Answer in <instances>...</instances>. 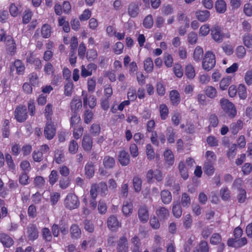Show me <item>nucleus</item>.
I'll return each mask as SVG.
<instances>
[{
	"label": "nucleus",
	"instance_id": "1",
	"mask_svg": "<svg viewBox=\"0 0 252 252\" xmlns=\"http://www.w3.org/2000/svg\"><path fill=\"white\" fill-rule=\"evenodd\" d=\"M220 104L222 109L231 119L234 118L237 114L234 105L227 99L222 98L220 100Z\"/></svg>",
	"mask_w": 252,
	"mask_h": 252
},
{
	"label": "nucleus",
	"instance_id": "2",
	"mask_svg": "<svg viewBox=\"0 0 252 252\" xmlns=\"http://www.w3.org/2000/svg\"><path fill=\"white\" fill-rule=\"evenodd\" d=\"M64 205L67 209L72 210L79 207L80 201L75 194L69 193L64 199Z\"/></svg>",
	"mask_w": 252,
	"mask_h": 252
},
{
	"label": "nucleus",
	"instance_id": "3",
	"mask_svg": "<svg viewBox=\"0 0 252 252\" xmlns=\"http://www.w3.org/2000/svg\"><path fill=\"white\" fill-rule=\"evenodd\" d=\"M215 64L216 58L214 54L211 51L206 52L202 61V68L208 71L214 68Z\"/></svg>",
	"mask_w": 252,
	"mask_h": 252
},
{
	"label": "nucleus",
	"instance_id": "4",
	"mask_svg": "<svg viewBox=\"0 0 252 252\" xmlns=\"http://www.w3.org/2000/svg\"><path fill=\"white\" fill-rule=\"evenodd\" d=\"M14 117L18 122H25L28 117L26 107L23 105L17 106L14 111Z\"/></svg>",
	"mask_w": 252,
	"mask_h": 252
},
{
	"label": "nucleus",
	"instance_id": "5",
	"mask_svg": "<svg viewBox=\"0 0 252 252\" xmlns=\"http://www.w3.org/2000/svg\"><path fill=\"white\" fill-rule=\"evenodd\" d=\"M56 129L52 121L47 122L44 129V134L48 140L52 139L55 136Z\"/></svg>",
	"mask_w": 252,
	"mask_h": 252
},
{
	"label": "nucleus",
	"instance_id": "6",
	"mask_svg": "<svg viewBox=\"0 0 252 252\" xmlns=\"http://www.w3.org/2000/svg\"><path fill=\"white\" fill-rule=\"evenodd\" d=\"M211 35L212 38L218 43L221 42L224 38V34L222 32L220 27L218 25L211 28Z\"/></svg>",
	"mask_w": 252,
	"mask_h": 252
},
{
	"label": "nucleus",
	"instance_id": "7",
	"mask_svg": "<svg viewBox=\"0 0 252 252\" xmlns=\"http://www.w3.org/2000/svg\"><path fill=\"white\" fill-rule=\"evenodd\" d=\"M27 237L29 240L33 241L38 237V230L34 224H29L27 228Z\"/></svg>",
	"mask_w": 252,
	"mask_h": 252
},
{
	"label": "nucleus",
	"instance_id": "8",
	"mask_svg": "<svg viewBox=\"0 0 252 252\" xmlns=\"http://www.w3.org/2000/svg\"><path fill=\"white\" fill-rule=\"evenodd\" d=\"M97 66L94 63L88 64L86 66L82 65L81 75L82 77L86 78L88 76H91L93 74V71L96 70Z\"/></svg>",
	"mask_w": 252,
	"mask_h": 252
},
{
	"label": "nucleus",
	"instance_id": "9",
	"mask_svg": "<svg viewBox=\"0 0 252 252\" xmlns=\"http://www.w3.org/2000/svg\"><path fill=\"white\" fill-rule=\"evenodd\" d=\"M138 216L140 220L143 222H146L149 217L148 207L145 205H143L140 207L138 211Z\"/></svg>",
	"mask_w": 252,
	"mask_h": 252
},
{
	"label": "nucleus",
	"instance_id": "10",
	"mask_svg": "<svg viewBox=\"0 0 252 252\" xmlns=\"http://www.w3.org/2000/svg\"><path fill=\"white\" fill-rule=\"evenodd\" d=\"M140 12V7L136 2H132L129 3L127 8L128 15L131 18L138 16Z\"/></svg>",
	"mask_w": 252,
	"mask_h": 252
},
{
	"label": "nucleus",
	"instance_id": "11",
	"mask_svg": "<svg viewBox=\"0 0 252 252\" xmlns=\"http://www.w3.org/2000/svg\"><path fill=\"white\" fill-rule=\"evenodd\" d=\"M128 246L127 238L125 236L121 237L117 242V252H127Z\"/></svg>",
	"mask_w": 252,
	"mask_h": 252
},
{
	"label": "nucleus",
	"instance_id": "12",
	"mask_svg": "<svg viewBox=\"0 0 252 252\" xmlns=\"http://www.w3.org/2000/svg\"><path fill=\"white\" fill-rule=\"evenodd\" d=\"M4 41L6 45L7 50L10 53L11 55H14L16 51V45L13 37L10 35H7L5 37Z\"/></svg>",
	"mask_w": 252,
	"mask_h": 252
},
{
	"label": "nucleus",
	"instance_id": "13",
	"mask_svg": "<svg viewBox=\"0 0 252 252\" xmlns=\"http://www.w3.org/2000/svg\"><path fill=\"white\" fill-rule=\"evenodd\" d=\"M118 159L122 166H126L130 163V156L128 153L125 150L119 152Z\"/></svg>",
	"mask_w": 252,
	"mask_h": 252
},
{
	"label": "nucleus",
	"instance_id": "14",
	"mask_svg": "<svg viewBox=\"0 0 252 252\" xmlns=\"http://www.w3.org/2000/svg\"><path fill=\"white\" fill-rule=\"evenodd\" d=\"M82 146L84 151L86 152L91 151L93 147V140L90 135H84L82 141Z\"/></svg>",
	"mask_w": 252,
	"mask_h": 252
},
{
	"label": "nucleus",
	"instance_id": "15",
	"mask_svg": "<svg viewBox=\"0 0 252 252\" xmlns=\"http://www.w3.org/2000/svg\"><path fill=\"white\" fill-rule=\"evenodd\" d=\"M70 234L72 239H78L81 235V230L78 225L73 224L70 228Z\"/></svg>",
	"mask_w": 252,
	"mask_h": 252
},
{
	"label": "nucleus",
	"instance_id": "16",
	"mask_svg": "<svg viewBox=\"0 0 252 252\" xmlns=\"http://www.w3.org/2000/svg\"><path fill=\"white\" fill-rule=\"evenodd\" d=\"M195 16L199 21L204 22L209 19L210 16V13L207 10H198L195 12Z\"/></svg>",
	"mask_w": 252,
	"mask_h": 252
},
{
	"label": "nucleus",
	"instance_id": "17",
	"mask_svg": "<svg viewBox=\"0 0 252 252\" xmlns=\"http://www.w3.org/2000/svg\"><path fill=\"white\" fill-rule=\"evenodd\" d=\"M54 112V106L52 103H48L45 107L44 114L47 122L52 121Z\"/></svg>",
	"mask_w": 252,
	"mask_h": 252
},
{
	"label": "nucleus",
	"instance_id": "18",
	"mask_svg": "<svg viewBox=\"0 0 252 252\" xmlns=\"http://www.w3.org/2000/svg\"><path fill=\"white\" fill-rule=\"evenodd\" d=\"M0 241L4 247L7 248L10 247L13 244L12 239L5 233L0 234Z\"/></svg>",
	"mask_w": 252,
	"mask_h": 252
},
{
	"label": "nucleus",
	"instance_id": "19",
	"mask_svg": "<svg viewBox=\"0 0 252 252\" xmlns=\"http://www.w3.org/2000/svg\"><path fill=\"white\" fill-rule=\"evenodd\" d=\"M171 102L173 105H177L181 101L180 94L176 90H172L169 93Z\"/></svg>",
	"mask_w": 252,
	"mask_h": 252
},
{
	"label": "nucleus",
	"instance_id": "20",
	"mask_svg": "<svg viewBox=\"0 0 252 252\" xmlns=\"http://www.w3.org/2000/svg\"><path fill=\"white\" fill-rule=\"evenodd\" d=\"M70 109L73 113H77V111L82 107V104L81 99L73 97L70 102Z\"/></svg>",
	"mask_w": 252,
	"mask_h": 252
},
{
	"label": "nucleus",
	"instance_id": "21",
	"mask_svg": "<svg viewBox=\"0 0 252 252\" xmlns=\"http://www.w3.org/2000/svg\"><path fill=\"white\" fill-rule=\"evenodd\" d=\"M156 214L160 220H165L169 216V210L165 207H159L156 211Z\"/></svg>",
	"mask_w": 252,
	"mask_h": 252
},
{
	"label": "nucleus",
	"instance_id": "22",
	"mask_svg": "<svg viewBox=\"0 0 252 252\" xmlns=\"http://www.w3.org/2000/svg\"><path fill=\"white\" fill-rule=\"evenodd\" d=\"M243 123L242 120H238L236 122L232 123L230 126V130L233 134H236L242 129Z\"/></svg>",
	"mask_w": 252,
	"mask_h": 252
},
{
	"label": "nucleus",
	"instance_id": "23",
	"mask_svg": "<svg viewBox=\"0 0 252 252\" xmlns=\"http://www.w3.org/2000/svg\"><path fill=\"white\" fill-rule=\"evenodd\" d=\"M166 135L167 141L169 143H174L175 139L176 137V132L171 126H168L166 130Z\"/></svg>",
	"mask_w": 252,
	"mask_h": 252
},
{
	"label": "nucleus",
	"instance_id": "24",
	"mask_svg": "<svg viewBox=\"0 0 252 252\" xmlns=\"http://www.w3.org/2000/svg\"><path fill=\"white\" fill-rule=\"evenodd\" d=\"M172 213L174 217L179 218L182 214V209L181 204L178 202H174L172 206Z\"/></svg>",
	"mask_w": 252,
	"mask_h": 252
},
{
	"label": "nucleus",
	"instance_id": "25",
	"mask_svg": "<svg viewBox=\"0 0 252 252\" xmlns=\"http://www.w3.org/2000/svg\"><path fill=\"white\" fill-rule=\"evenodd\" d=\"M160 195L161 201L164 204H168L171 202L172 195L168 190L164 189L161 191Z\"/></svg>",
	"mask_w": 252,
	"mask_h": 252
},
{
	"label": "nucleus",
	"instance_id": "26",
	"mask_svg": "<svg viewBox=\"0 0 252 252\" xmlns=\"http://www.w3.org/2000/svg\"><path fill=\"white\" fill-rule=\"evenodd\" d=\"M133 211V204L130 202L125 201L124 202L122 211L124 215L126 216H130Z\"/></svg>",
	"mask_w": 252,
	"mask_h": 252
},
{
	"label": "nucleus",
	"instance_id": "27",
	"mask_svg": "<svg viewBox=\"0 0 252 252\" xmlns=\"http://www.w3.org/2000/svg\"><path fill=\"white\" fill-rule=\"evenodd\" d=\"M119 225V222L115 216L112 215L108 218L107 226L108 228L111 229H115L118 228Z\"/></svg>",
	"mask_w": 252,
	"mask_h": 252
},
{
	"label": "nucleus",
	"instance_id": "28",
	"mask_svg": "<svg viewBox=\"0 0 252 252\" xmlns=\"http://www.w3.org/2000/svg\"><path fill=\"white\" fill-rule=\"evenodd\" d=\"M33 185L36 188L43 189L46 185L45 179L42 176H37L34 178Z\"/></svg>",
	"mask_w": 252,
	"mask_h": 252
},
{
	"label": "nucleus",
	"instance_id": "29",
	"mask_svg": "<svg viewBox=\"0 0 252 252\" xmlns=\"http://www.w3.org/2000/svg\"><path fill=\"white\" fill-rule=\"evenodd\" d=\"M164 158L165 163L169 165H172L174 162V157L170 150H167L164 152Z\"/></svg>",
	"mask_w": 252,
	"mask_h": 252
},
{
	"label": "nucleus",
	"instance_id": "30",
	"mask_svg": "<svg viewBox=\"0 0 252 252\" xmlns=\"http://www.w3.org/2000/svg\"><path fill=\"white\" fill-rule=\"evenodd\" d=\"M215 5L218 13H223L226 10V4L223 0H217Z\"/></svg>",
	"mask_w": 252,
	"mask_h": 252
},
{
	"label": "nucleus",
	"instance_id": "31",
	"mask_svg": "<svg viewBox=\"0 0 252 252\" xmlns=\"http://www.w3.org/2000/svg\"><path fill=\"white\" fill-rule=\"evenodd\" d=\"M85 175L86 177L90 179L93 177L94 173V164L92 162H88L85 167Z\"/></svg>",
	"mask_w": 252,
	"mask_h": 252
},
{
	"label": "nucleus",
	"instance_id": "32",
	"mask_svg": "<svg viewBox=\"0 0 252 252\" xmlns=\"http://www.w3.org/2000/svg\"><path fill=\"white\" fill-rule=\"evenodd\" d=\"M185 75L189 79H192L195 76V72L193 66L191 64L187 65L185 69Z\"/></svg>",
	"mask_w": 252,
	"mask_h": 252
},
{
	"label": "nucleus",
	"instance_id": "33",
	"mask_svg": "<svg viewBox=\"0 0 252 252\" xmlns=\"http://www.w3.org/2000/svg\"><path fill=\"white\" fill-rule=\"evenodd\" d=\"M205 94L210 98H214L217 96V91L216 89L212 86H208L204 90Z\"/></svg>",
	"mask_w": 252,
	"mask_h": 252
},
{
	"label": "nucleus",
	"instance_id": "34",
	"mask_svg": "<svg viewBox=\"0 0 252 252\" xmlns=\"http://www.w3.org/2000/svg\"><path fill=\"white\" fill-rule=\"evenodd\" d=\"M181 205L183 207L188 208L191 204V199L189 195L186 192L182 194Z\"/></svg>",
	"mask_w": 252,
	"mask_h": 252
},
{
	"label": "nucleus",
	"instance_id": "35",
	"mask_svg": "<svg viewBox=\"0 0 252 252\" xmlns=\"http://www.w3.org/2000/svg\"><path fill=\"white\" fill-rule=\"evenodd\" d=\"M41 35L43 38H48L51 34V27L48 24H44L41 30Z\"/></svg>",
	"mask_w": 252,
	"mask_h": 252
},
{
	"label": "nucleus",
	"instance_id": "36",
	"mask_svg": "<svg viewBox=\"0 0 252 252\" xmlns=\"http://www.w3.org/2000/svg\"><path fill=\"white\" fill-rule=\"evenodd\" d=\"M103 163L104 167L107 169L112 168L115 164V161L113 158L109 156H106L104 157Z\"/></svg>",
	"mask_w": 252,
	"mask_h": 252
},
{
	"label": "nucleus",
	"instance_id": "37",
	"mask_svg": "<svg viewBox=\"0 0 252 252\" xmlns=\"http://www.w3.org/2000/svg\"><path fill=\"white\" fill-rule=\"evenodd\" d=\"M203 49L197 46L194 49L193 58V59L196 62H199L202 59L203 55Z\"/></svg>",
	"mask_w": 252,
	"mask_h": 252
},
{
	"label": "nucleus",
	"instance_id": "38",
	"mask_svg": "<svg viewBox=\"0 0 252 252\" xmlns=\"http://www.w3.org/2000/svg\"><path fill=\"white\" fill-rule=\"evenodd\" d=\"M9 125V122L8 120H5L1 128L2 135L3 138H8L10 135V131Z\"/></svg>",
	"mask_w": 252,
	"mask_h": 252
},
{
	"label": "nucleus",
	"instance_id": "39",
	"mask_svg": "<svg viewBox=\"0 0 252 252\" xmlns=\"http://www.w3.org/2000/svg\"><path fill=\"white\" fill-rule=\"evenodd\" d=\"M214 163H211L209 162H205L203 169L204 172L208 176H211L213 174L215 168L214 167Z\"/></svg>",
	"mask_w": 252,
	"mask_h": 252
},
{
	"label": "nucleus",
	"instance_id": "40",
	"mask_svg": "<svg viewBox=\"0 0 252 252\" xmlns=\"http://www.w3.org/2000/svg\"><path fill=\"white\" fill-rule=\"evenodd\" d=\"M209 247L208 243L205 241H201L198 248H195L193 252H209Z\"/></svg>",
	"mask_w": 252,
	"mask_h": 252
},
{
	"label": "nucleus",
	"instance_id": "41",
	"mask_svg": "<svg viewBox=\"0 0 252 252\" xmlns=\"http://www.w3.org/2000/svg\"><path fill=\"white\" fill-rule=\"evenodd\" d=\"M5 159L9 170L14 172L15 170V165L13 162L11 156L9 154H5Z\"/></svg>",
	"mask_w": 252,
	"mask_h": 252
},
{
	"label": "nucleus",
	"instance_id": "42",
	"mask_svg": "<svg viewBox=\"0 0 252 252\" xmlns=\"http://www.w3.org/2000/svg\"><path fill=\"white\" fill-rule=\"evenodd\" d=\"M14 65L18 74H23L24 73L25 67L24 64L21 60H16L14 62Z\"/></svg>",
	"mask_w": 252,
	"mask_h": 252
},
{
	"label": "nucleus",
	"instance_id": "43",
	"mask_svg": "<svg viewBox=\"0 0 252 252\" xmlns=\"http://www.w3.org/2000/svg\"><path fill=\"white\" fill-rule=\"evenodd\" d=\"M178 168L182 177L184 180H186L189 177V174L188 169L183 162L181 161L179 163Z\"/></svg>",
	"mask_w": 252,
	"mask_h": 252
},
{
	"label": "nucleus",
	"instance_id": "44",
	"mask_svg": "<svg viewBox=\"0 0 252 252\" xmlns=\"http://www.w3.org/2000/svg\"><path fill=\"white\" fill-rule=\"evenodd\" d=\"M159 112L161 119L163 120H165L168 117L169 112L167 106L164 104L160 105Z\"/></svg>",
	"mask_w": 252,
	"mask_h": 252
},
{
	"label": "nucleus",
	"instance_id": "45",
	"mask_svg": "<svg viewBox=\"0 0 252 252\" xmlns=\"http://www.w3.org/2000/svg\"><path fill=\"white\" fill-rule=\"evenodd\" d=\"M70 180L68 177H62L59 181V187L63 189H65L69 187Z\"/></svg>",
	"mask_w": 252,
	"mask_h": 252
},
{
	"label": "nucleus",
	"instance_id": "46",
	"mask_svg": "<svg viewBox=\"0 0 252 252\" xmlns=\"http://www.w3.org/2000/svg\"><path fill=\"white\" fill-rule=\"evenodd\" d=\"M221 48L227 55H231L233 53L234 47L229 42L223 43L222 44Z\"/></svg>",
	"mask_w": 252,
	"mask_h": 252
},
{
	"label": "nucleus",
	"instance_id": "47",
	"mask_svg": "<svg viewBox=\"0 0 252 252\" xmlns=\"http://www.w3.org/2000/svg\"><path fill=\"white\" fill-rule=\"evenodd\" d=\"M154 63L151 58H148L144 63V67L147 72H151L153 71Z\"/></svg>",
	"mask_w": 252,
	"mask_h": 252
},
{
	"label": "nucleus",
	"instance_id": "48",
	"mask_svg": "<svg viewBox=\"0 0 252 252\" xmlns=\"http://www.w3.org/2000/svg\"><path fill=\"white\" fill-rule=\"evenodd\" d=\"M133 185L135 191L139 192L142 187L141 179L138 177H134L133 179Z\"/></svg>",
	"mask_w": 252,
	"mask_h": 252
},
{
	"label": "nucleus",
	"instance_id": "49",
	"mask_svg": "<svg viewBox=\"0 0 252 252\" xmlns=\"http://www.w3.org/2000/svg\"><path fill=\"white\" fill-rule=\"evenodd\" d=\"M243 41L245 46L252 49V34H245L243 37Z\"/></svg>",
	"mask_w": 252,
	"mask_h": 252
},
{
	"label": "nucleus",
	"instance_id": "50",
	"mask_svg": "<svg viewBox=\"0 0 252 252\" xmlns=\"http://www.w3.org/2000/svg\"><path fill=\"white\" fill-rule=\"evenodd\" d=\"M154 24L153 19L152 15H147L143 22V26L147 29H151Z\"/></svg>",
	"mask_w": 252,
	"mask_h": 252
},
{
	"label": "nucleus",
	"instance_id": "51",
	"mask_svg": "<svg viewBox=\"0 0 252 252\" xmlns=\"http://www.w3.org/2000/svg\"><path fill=\"white\" fill-rule=\"evenodd\" d=\"M79 146L78 143L74 140H71L68 145V151L71 154H75L78 150Z\"/></svg>",
	"mask_w": 252,
	"mask_h": 252
},
{
	"label": "nucleus",
	"instance_id": "52",
	"mask_svg": "<svg viewBox=\"0 0 252 252\" xmlns=\"http://www.w3.org/2000/svg\"><path fill=\"white\" fill-rule=\"evenodd\" d=\"M58 172L55 170H52L49 176V184L52 186L54 185L58 181Z\"/></svg>",
	"mask_w": 252,
	"mask_h": 252
},
{
	"label": "nucleus",
	"instance_id": "53",
	"mask_svg": "<svg viewBox=\"0 0 252 252\" xmlns=\"http://www.w3.org/2000/svg\"><path fill=\"white\" fill-rule=\"evenodd\" d=\"M237 93L241 99H245L247 96L246 88L244 85L240 84L237 89Z\"/></svg>",
	"mask_w": 252,
	"mask_h": 252
},
{
	"label": "nucleus",
	"instance_id": "54",
	"mask_svg": "<svg viewBox=\"0 0 252 252\" xmlns=\"http://www.w3.org/2000/svg\"><path fill=\"white\" fill-rule=\"evenodd\" d=\"M19 182L22 185H27L29 184V177L25 172L22 173L19 177Z\"/></svg>",
	"mask_w": 252,
	"mask_h": 252
},
{
	"label": "nucleus",
	"instance_id": "55",
	"mask_svg": "<svg viewBox=\"0 0 252 252\" xmlns=\"http://www.w3.org/2000/svg\"><path fill=\"white\" fill-rule=\"evenodd\" d=\"M42 235L44 240L47 242H50L52 239L51 233L49 228L44 227L42 230Z\"/></svg>",
	"mask_w": 252,
	"mask_h": 252
},
{
	"label": "nucleus",
	"instance_id": "56",
	"mask_svg": "<svg viewBox=\"0 0 252 252\" xmlns=\"http://www.w3.org/2000/svg\"><path fill=\"white\" fill-rule=\"evenodd\" d=\"M231 82V78L229 77L223 78L220 82V89L221 90H225L227 89Z\"/></svg>",
	"mask_w": 252,
	"mask_h": 252
},
{
	"label": "nucleus",
	"instance_id": "57",
	"mask_svg": "<svg viewBox=\"0 0 252 252\" xmlns=\"http://www.w3.org/2000/svg\"><path fill=\"white\" fill-rule=\"evenodd\" d=\"M98 189L100 191L101 195L105 196L108 193L107 185L105 182H100L97 184Z\"/></svg>",
	"mask_w": 252,
	"mask_h": 252
},
{
	"label": "nucleus",
	"instance_id": "58",
	"mask_svg": "<svg viewBox=\"0 0 252 252\" xmlns=\"http://www.w3.org/2000/svg\"><path fill=\"white\" fill-rule=\"evenodd\" d=\"M64 94L66 96H71L73 89V84L71 81L68 82L64 87Z\"/></svg>",
	"mask_w": 252,
	"mask_h": 252
},
{
	"label": "nucleus",
	"instance_id": "59",
	"mask_svg": "<svg viewBox=\"0 0 252 252\" xmlns=\"http://www.w3.org/2000/svg\"><path fill=\"white\" fill-rule=\"evenodd\" d=\"M93 116L94 114L91 110L89 109L85 110L83 115L84 122L87 124H89L92 121Z\"/></svg>",
	"mask_w": 252,
	"mask_h": 252
},
{
	"label": "nucleus",
	"instance_id": "60",
	"mask_svg": "<svg viewBox=\"0 0 252 252\" xmlns=\"http://www.w3.org/2000/svg\"><path fill=\"white\" fill-rule=\"evenodd\" d=\"M146 155L148 159L150 160L153 159L155 157L154 150L151 144H148L146 146Z\"/></svg>",
	"mask_w": 252,
	"mask_h": 252
},
{
	"label": "nucleus",
	"instance_id": "61",
	"mask_svg": "<svg viewBox=\"0 0 252 252\" xmlns=\"http://www.w3.org/2000/svg\"><path fill=\"white\" fill-rule=\"evenodd\" d=\"M29 78L32 86H35L38 84V76L36 73L32 72L29 74Z\"/></svg>",
	"mask_w": 252,
	"mask_h": 252
},
{
	"label": "nucleus",
	"instance_id": "62",
	"mask_svg": "<svg viewBox=\"0 0 252 252\" xmlns=\"http://www.w3.org/2000/svg\"><path fill=\"white\" fill-rule=\"evenodd\" d=\"M221 241V237L219 233H214L210 238V243L213 245L220 244Z\"/></svg>",
	"mask_w": 252,
	"mask_h": 252
},
{
	"label": "nucleus",
	"instance_id": "63",
	"mask_svg": "<svg viewBox=\"0 0 252 252\" xmlns=\"http://www.w3.org/2000/svg\"><path fill=\"white\" fill-rule=\"evenodd\" d=\"M156 91L160 96H163L165 93V86L162 82H158L157 83Z\"/></svg>",
	"mask_w": 252,
	"mask_h": 252
},
{
	"label": "nucleus",
	"instance_id": "64",
	"mask_svg": "<svg viewBox=\"0 0 252 252\" xmlns=\"http://www.w3.org/2000/svg\"><path fill=\"white\" fill-rule=\"evenodd\" d=\"M55 162L58 164L63 163L64 160V156L62 151H58L55 153Z\"/></svg>",
	"mask_w": 252,
	"mask_h": 252
}]
</instances>
